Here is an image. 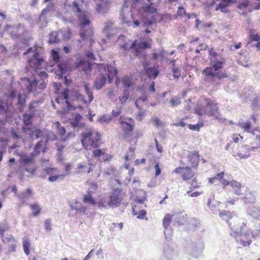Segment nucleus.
<instances>
[{
    "instance_id": "obj_1",
    "label": "nucleus",
    "mask_w": 260,
    "mask_h": 260,
    "mask_svg": "<svg viewBox=\"0 0 260 260\" xmlns=\"http://www.w3.org/2000/svg\"><path fill=\"white\" fill-rule=\"evenodd\" d=\"M156 12V9L151 5L142 3L141 0H136L133 2L130 9V15L135 26L141 25L147 27L153 24V21L146 18L147 13L152 14Z\"/></svg>"
},
{
    "instance_id": "obj_2",
    "label": "nucleus",
    "mask_w": 260,
    "mask_h": 260,
    "mask_svg": "<svg viewBox=\"0 0 260 260\" xmlns=\"http://www.w3.org/2000/svg\"><path fill=\"white\" fill-rule=\"evenodd\" d=\"M225 62V59L220 60L219 61L211 62V66L206 67L202 71L204 76L203 79L207 83L216 82L217 80H220L228 77V75L225 72L219 70L223 68V65Z\"/></svg>"
},
{
    "instance_id": "obj_3",
    "label": "nucleus",
    "mask_w": 260,
    "mask_h": 260,
    "mask_svg": "<svg viewBox=\"0 0 260 260\" xmlns=\"http://www.w3.org/2000/svg\"><path fill=\"white\" fill-rule=\"evenodd\" d=\"M206 102L205 105H199L196 107V113L200 116L208 115L218 119L219 114L216 103L209 99H206Z\"/></svg>"
},
{
    "instance_id": "obj_4",
    "label": "nucleus",
    "mask_w": 260,
    "mask_h": 260,
    "mask_svg": "<svg viewBox=\"0 0 260 260\" xmlns=\"http://www.w3.org/2000/svg\"><path fill=\"white\" fill-rule=\"evenodd\" d=\"M81 135L82 137L81 143L85 149H87L88 146H91L93 148H98L100 146V141L101 138L100 134L99 132H96L95 137L93 139L91 138L93 136V133L91 131L82 133Z\"/></svg>"
},
{
    "instance_id": "obj_5",
    "label": "nucleus",
    "mask_w": 260,
    "mask_h": 260,
    "mask_svg": "<svg viewBox=\"0 0 260 260\" xmlns=\"http://www.w3.org/2000/svg\"><path fill=\"white\" fill-rule=\"evenodd\" d=\"M246 224L247 222L244 219L238 216L234 217L232 220L230 221L229 225L231 229V236L237 239L239 234L242 233V232L244 230L243 227Z\"/></svg>"
},
{
    "instance_id": "obj_6",
    "label": "nucleus",
    "mask_w": 260,
    "mask_h": 260,
    "mask_svg": "<svg viewBox=\"0 0 260 260\" xmlns=\"http://www.w3.org/2000/svg\"><path fill=\"white\" fill-rule=\"evenodd\" d=\"M151 47V43L148 41H143L138 43L137 41H134L130 45V49L133 50V54L134 56H142L145 58L146 54L143 51Z\"/></svg>"
},
{
    "instance_id": "obj_7",
    "label": "nucleus",
    "mask_w": 260,
    "mask_h": 260,
    "mask_svg": "<svg viewBox=\"0 0 260 260\" xmlns=\"http://www.w3.org/2000/svg\"><path fill=\"white\" fill-rule=\"evenodd\" d=\"M27 62L29 67L36 73H37L38 70L43 69L45 66L44 59L40 56L38 52H35L32 57L29 58Z\"/></svg>"
},
{
    "instance_id": "obj_8",
    "label": "nucleus",
    "mask_w": 260,
    "mask_h": 260,
    "mask_svg": "<svg viewBox=\"0 0 260 260\" xmlns=\"http://www.w3.org/2000/svg\"><path fill=\"white\" fill-rule=\"evenodd\" d=\"M253 233L252 230L249 229L243 231L242 233L239 234L238 238L236 239L237 242L244 247L249 246L252 242V234Z\"/></svg>"
},
{
    "instance_id": "obj_9",
    "label": "nucleus",
    "mask_w": 260,
    "mask_h": 260,
    "mask_svg": "<svg viewBox=\"0 0 260 260\" xmlns=\"http://www.w3.org/2000/svg\"><path fill=\"white\" fill-rule=\"evenodd\" d=\"M204 248L203 243L198 240L197 242L191 243L189 248V252L192 256L198 257L202 254Z\"/></svg>"
},
{
    "instance_id": "obj_10",
    "label": "nucleus",
    "mask_w": 260,
    "mask_h": 260,
    "mask_svg": "<svg viewBox=\"0 0 260 260\" xmlns=\"http://www.w3.org/2000/svg\"><path fill=\"white\" fill-rule=\"evenodd\" d=\"M122 200V198L120 197V191L118 189H115L111 193L107 206L113 208H117L120 206Z\"/></svg>"
},
{
    "instance_id": "obj_11",
    "label": "nucleus",
    "mask_w": 260,
    "mask_h": 260,
    "mask_svg": "<svg viewBox=\"0 0 260 260\" xmlns=\"http://www.w3.org/2000/svg\"><path fill=\"white\" fill-rule=\"evenodd\" d=\"M177 253L170 247L168 243H165L163 247V253L161 260H174Z\"/></svg>"
},
{
    "instance_id": "obj_12",
    "label": "nucleus",
    "mask_w": 260,
    "mask_h": 260,
    "mask_svg": "<svg viewBox=\"0 0 260 260\" xmlns=\"http://www.w3.org/2000/svg\"><path fill=\"white\" fill-rule=\"evenodd\" d=\"M128 120L131 121L132 123L122 120H120L119 121L124 137L126 138H128L131 136L134 128V120L132 118H128Z\"/></svg>"
},
{
    "instance_id": "obj_13",
    "label": "nucleus",
    "mask_w": 260,
    "mask_h": 260,
    "mask_svg": "<svg viewBox=\"0 0 260 260\" xmlns=\"http://www.w3.org/2000/svg\"><path fill=\"white\" fill-rule=\"evenodd\" d=\"M95 3V11L98 14H104L108 12L109 0H93Z\"/></svg>"
},
{
    "instance_id": "obj_14",
    "label": "nucleus",
    "mask_w": 260,
    "mask_h": 260,
    "mask_svg": "<svg viewBox=\"0 0 260 260\" xmlns=\"http://www.w3.org/2000/svg\"><path fill=\"white\" fill-rule=\"evenodd\" d=\"M60 95L64 100H65V103L67 105L68 111L72 110L75 111L76 110V107L73 106L71 103V102L72 101L70 99L69 88L67 87L63 89L60 92Z\"/></svg>"
},
{
    "instance_id": "obj_15",
    "label": "nucleus",
    "mask_w": 260,
    "mask_h": 260,
    "mask_svg": "<svg viewBox=\"0 0 260 260\" xmlns=\"http://www.w3.org/2000/svg\"><path fill=\"white\" fill-rule=\"evenodd\" d=\"M69 95L70 99L72 102L81 100L85 104H87V101L85 99L84 96L79 93L77 89L74 88L71 89H69Z\"/></svg>"
},
{
    "instance_id": "obj_16",
    "label": "nucleus",
    "mask_w": 260,
    "mask_h": 260,
    "mask_svg": "<svg viewBox=\"0 0 260 260\" xmlns=\"http://www.w3.org/2000/svg\"><path fill=\"white\" fill-rule=\"evenodd\" d=\"M147 77L150 80H155L158 76L159 73L158 70V66L157 64L154 65L146 71L144 72Z\"/></svg>"
},
{
    "instance_id": "obj_17",
    "label": "nucleus",
    "mask_w": 260,
    "mask_h": 260,
    "mask_svg": "<svg viewBox=\"0 0 260 260\" xmlns=\"http://www.w3.org/2000/svg\"><path fill=\"white\" fill-rule=\"evenodd\" d=\"M243 199L245 204H254L256 200L255 192L250 190L245 191Z\"/></svg>"
},
{
    "instance_id": "obj_18",
    "label": "nucleus",
    "mask_w": 260,
    "mask_h": 260,
    "mask_svg": "<svg viewBox=\"0 0 260 260\" xmlns=\"http://www.w3.org/2000/svg\"><path fill=\"white\" fill-rule=\"evenodd\" d=\"M174 219L175 222L179 225L185 224L187 220V215L185 212H177L173 215Z\"/></svg>"
},
{
    "instance_id": "obj_19",
    "label": "nucleus",
    "mask_w": 260,
    "mask_h": 260,
    "mask_svg": "<svg viewBox=\"0 0 260 260\" xmlns=\"http://www.w3.org/2000/svg\"><path fill=\"white\" fill-rule=\"evenodd\" d=\"M131 40L127 39L124 36L121 35H120L117 39V42L119 46L122 48L124 50H128L130 48L129 43Z\"/></svg>"
},
{
    "instance_id": "obj_20",
    "label": "nucleus",
    "mask_w": 260,
    "mask_h": 260,
    "mask_svg": "<svg viewBox=\"0 0 260 260\" xmlns=\"http://www.w3.org/2000/svg\"><path fill=\"white\" fill-rule=\"evenodd\" d=\"M107 80L106 77L104 74H101L100 77L95 78L94 82V87L96 90H100L105 86Z\"/></svg>"
},
{
    "instance_id": "obj_21",
    "label": "nucleus",
    "mask_w": 260,
    "mask_h": 260,
    "mask_svg": "<svg viewBox=\"0 0 260 260\" xmlns=\"http://www.w3.org/2000/svg\"><path fill=\"white\" fill-rule=\"evenodd\" d=\"M188 159L193 168H196L198 166L199 155L197 152L190 153L188 155Z\"/></svg>"
},
{
    "instance_id": "obj_22",
    "label": "nucleus",
    "mask_w": 260,
    "mask_h": 260,
    "mask_svg": "<svg viewBox=\"0 0 260 260\" xmlns=\"http://www.w3.org/2000/svg\"><path fill=\"white\" fill-rule=\"evenodd\" d=\"M219 216L223 219L225 220L230 225V222L234 217H238L233 213L230 211H223L219 213Z\"/></svg>"
},
{
    "instance_id": "obj_23",
    "label": "nucleus",
    "mask_w": 260,
    "mask_h": 260,
    "mask_svg": "<svg viewBox=\"0 0 260 260\" xmlns=\"http://www.w3.org/2000/svg\"><path fill=\"white\" fill-rule=\"evenodd\" d=\"M250 151V148H248L247 146H242L239 150V152L238 153V156L240 158H247L250 156V153L248 152Z\"/></svg>"
},
{
    "instance_id": "obj_24",
    "label": "nucleus",
    "mask_w": 260,
    "mask_h": 260,
    "mask_svg": "<svg viewBox=\"0 0 260 260\" xmlns=\"http://www.w3.org/2000/svg\"><path fill=\"white\" fill-rule=\"evenodd\" d=\"M231 185L235 194L239 196L243 193L241 189V184L240 182L236 180H233L231 182Z\"/></svg>"
},
{
    "instance_id": "obj_25",
    "label": "nucleus",
    "mask_w": 260,
    "mask_h": 260,
    "mask_svg": "<svg viewBox=\"0 0 260 260\" xmlns=\"http://www.w3.org/2000/svg\"><path fill=\"white\" fill-rule=\"evenodd\" d=\"M60 31H52L50 33L49 35V40L48 43L50 44H53L55 43H57L60 41V39L58 38L59 33Z\"/></svg>"
},
{
    "instance_id": "obj_26",
    "label": "nucleus",
    "mask_w": 260,
    "mask_h": 260,
    "mask_svg": "<svg viewBox=\"0 0 260 260\" xmlns=\"http://www.w3.org/2000/svg\"><path fill=\"white\" fill-rule=\"evenodd\" d=\"M56 64L58 68L57 75L59 78H63V75L67 71V64L65 62H59Z\"/></svg>"
},
{
    "instance_id": "obj_27",
    "label": "nucleus",
    "mask_w": 260,
    "mask_h": 260,
    "mask_svg": "<svg viewBox=\"0 0 260 260\" xmlns=\"http://www.w3.org/2000/svg\"><path fill=\"white\" fill-rule=\"evenodd\" d=\"M82 118L83 117L82 115H80L79 113H77L75 115V117L70 122L72 127L74 128L77 127H81L82 125L81 123H80V122Z\"/></svg>"
},
{
    "instance_id": "obj_28",
    "label": "nucleus",
    "mask_w": 260,
    "mask_h": 260,
    "mask_svg": "<svg viewBox=\"0 0 260 260\" xmlns=\"http://www.w3.org/2000/svg\"><path fill=\"white\" fill-rule=\"evenodd\" d=\"M172 219L169 214H167L165 215L163 219V226L165 229L164 234L166 239H168L167 230L169 227Z\"/></svg>"
},
{
    "instance_id": "obj_29",
    "label": "nucleus",
    "mask_w": 260,
    "mask_h": 260,
    "mask_svg": "<svg viewBox=\"0 0 260 260\" xmlns=\"http://www.w3.org/2000/svg\"><path fill=\"white\" fill-rule=\"evenodd\" d=\"M28 82V85L26 86L27 90L29 92H31L36 89L37 85L39 81L35 79L32 80H30L28 78H26Z\"/></svg>"
},
{
    "instance_id": "obj_30",
    "label": "nucleus",
    "mask_w": 260,
    "mask_h": 260,
    "mask_svg": "<svg viewBox=\"0 0 260 260\" xmlns=\"http://www.w3.org/2000/svg\"><path fill=\"white\" fill-rule=\"evenodd\" d=\"M127 8L128 6L127 5L126 2H125L123 5V8L120 11V17L123 23H127L128 25H129L131 23V22L126 20V16H125V12H127L128 14L129 13V11L127 10Z\"/></svg>"
},
{
    "instance_id": "obj_31",
    "label": "nucleus",
    "mask_w": 260,
    "mask_h": 260,
    "mask_svg": "<svg viewBox=\"0 0 260 260\" xmlns=\"http://www.w3.org/2000/svg\"><path fill=\"white\" fill-rule=\"evenodd\" d=\"M259 208V207L254 206H250L247 208V212L249 215L253 218H258V212Z\"/></svg>"
},
{
    "instance_id": "obj_32",
    "label": "nucleus",
    "mask_w": 260,
    "mask_h": 260,
    "mask_svg": "<svg viewBox=\"0 0 260 260\" xmlns=\"http://www.w3.org/2000/svg\"><path fill=\"white\" fill-rule=\"evenodd\" d=\"M78 64L80 66L83 67L84 71H91L92 69V63L89 61H87L85 59H80L79 61Z\"/></svg>"
},
{
    "instance_id": "obj_33",
    "label": "nucleus",
    "mask_w": 260,
    "mask_h": 260,
    "mask_svg": "<svg viewBox=\"0 0 260 260\" xmlns=\"http://www.w3.org/2000/svg\"><path fill=\"white\" fill-rule=\"evenodd\" d=\"M34 117V114H27L24 113L23 114V122L24 126H30L32 124L31 119Z\"/></svg>"
},
{
    "instance_id": "obj_34",
    "label": "nucleus",
    "mask_w": 260,
    "mask_h": 260,
    "mask_svg": "<svg viewBox=\"0 0 260 260\" xmlns=\"http://www.w3.org/2000/svg\"><path fill=\"white\" fill-rule=\"evenodd\" d=\"M78 18L80 21L81 26L82 27L88 25L90 22L89 18L87 17L85 13L80 15Z\"/></svg>"
},
{
    "instance_id": "obj_35",
    "label": "nucleus",
    "mask_w": 260,
    "mask_h": 260,
    "mask_svg": "<svg viewBox=\"0 0 260 260\" xmlns=\"http://www.w3.org/2000/svg\"><path fill=\"white\" fill-rule=\"evenodd\" d=\"M30 247V242L27 238H23V248L24 252L26 255L29 254V248Z\"/></svg>"
},
{
    "instance_id": "obj_36",
    "label": "nucleus",
    "mask_w": 260,
    "mask_h": 260,
    "mask_svg": "<svg viewBox=\"0 0 260 260\" xmlns=\"http://www.w3.org/2000/svg\"><path fill=\"white\" fill-rule=\"evenodd\" d=\"M83 202L85 204H88L92 206H95L96 205L95 200L90 194H84L83 196Z\"/></svg>"
},
{
    "instance_id": "obj_37",
    "label": "nucleus",
    "mask_w": 260,
    "mask_h": 260,
    "mask_svg": "<svg viewBox=\"0 0 260 260\" xmlns=\"http://www.w3.org/2000/svg\"><path fill=\"white\" fill-rule=\"evenodd\" d=\"M184 169L185 172L183 174V180H187L193 177L194 173L191 170L189 167H185Z\"/></svg>"
},
{
    "instance_id": "obj_38",
    "label": "nucleus",
    "mask_w": 260,
    "mask_h": 260,
    "mask_svg": "<svg viewBox=\"0 0 260 260\" xmlns=\"http://www.w3.org/2000/svg\"><path fill=\"white\" fill-rule=\"evenodd\" d=\"M129 90L124 89L123 91V94L122 96H120L119 97V100L120 101V104L122 105H125L126 101L128 100L129 98Z\"/></svg>"
},
{
    "instance_id": "obj_39",
    "label": "nucleus",
    "mask_w": 260,
    "mask_h": 260,
    "mask_svg": "<svg viewBox=\"0 0 260 260\" xmlns=\"http://www.w3.org/2000/svg\"><path fill=\"white\" fill-rule=\"evenodd\" d=\"M51 55L52 58L55 63H57L60 62V56L57 50L52 49L51 51Z\"/></svg>"
},
{
    "instance_id": "obj_40",
    "label": "nucleus",
    "mask_w": 260,
    "mask_h": 260,
    "mask_svg": "<svg viewBox=\"0 0 260 260\" xmlns=\"http://www.w3.org/2000/svg\"><path fill=\"white\" fill-rule=\"evenodd\" d=\"M43 141H39L35 146L34 151L32 152V155L36 156L40 153V149L43 146Z\"/></svg>"
},
{
    "instance_id": "obj_41",
    "label": "nucleus",
    "mask_w": 260,
    "mask_h": 260,
    "mask_svg": "<svg viewBox=\"0 0 260 260\" xmlns=\"http://www.w3.org/2000/svg\"><path fill=\"white\" fill-rule=\"evenodd\" d=\"M122 83L124 89L129 90L128 88L132 86V82L128 76L124 77L122 81Z\"/></svg>"
},
{
    "instance_id": "obj_42",
    "label": "nucleus",
    "mask_w": 260,
    "mask_h": 260,
    "mask_svg": "<svg viewBox=\"0 0 260 260\" xmlns=\"http://www.w3.org/2000/svg\"><path fill=\"white\" fill-rule=\"evenodd\" d=\"M105 70H107V75H111V76H115L118 73L117 69L109 64H107Z\"/></svg>"
},
{
    "instance_id": "obj_43",
    "label": "nucleus",
    "mask_w": 260,
    "mask_h": 260,
    "mask_svg": "<svg viewBox=\"0 0 260 260\" xmlns=\"http://www.w3.org/2000/svg\"><path fill=\"white\" fill-rule=\"evenodd\" d=\"M73 5L74 11L77 13V15L78 16V17L85 13L82 11L81 9L80 8L79 5L77 2L74 1L73 3Z\"/></svg>"
},
{
    "instance_id": "obj_44",
    "label": "nucleus",
    "mask_w": 260,
    "mask_h": 260,
    "mask_svg": "<svg viewBox=\"0 0 260 260\" xmlns=\"http://www.w3.org/2000/svg\"><path fill=\"white\" fill-rule=\"evenodd\" d=\"M31 210L33 211L34 216H37L40 212L41 208L38 204H33L30 205Z\"/></svg>"
},
{
    "instance_id": "obj_45",
    "label": "nucleus",
    "mask_w": 260,
    "mask_h": 260,
    "mask_svg": "<svg viewBox=\"0 0 260 260\" xmlns=\"http://www.w3.org/2000/svg\"><path fill=\"white\" fill-rule=\"evenodd\" d=\"M224 173L223 172H221L219 173L216 174V175L212 178H209V182L211 184H212L215 182L216 180H218L221 181L223 177Z\"/></svg>"
},
{
    "instance_id": "obj_46",
    "label": "nucleus",
    "mask_w": 260,
    "mask_h": 260,
    "mask_svg": "<svg viewBox=\"0 0 260 260\" xmlns=\"http://www.w3.org/2000/svg\"><path fill=\"white\" fill-rule=\"evenodd\" d=\"M224 173L223 172H221L219 173L216 174V175L212 178H209V182L211 184H212L215 182L216 180H218L221 181L223 177Z\"/></svg>"
},
{
    "instance_id": "obj_47",
    "label": "nucleus",
    "mask_w": 260,
    "mask_h": 260,
    "mask_svg": "<svg viewBox=\"0 0 260 260\" xmlns=\"http://www.w3.org/2000/svg\"><path fill=\"white\" fill-rule=\"evenodd\" d=\"M239 125L241 127L244 128V130L247 132H249L251 127V124L250 122H239Z\"/></svg>"
},
{
    "instance_id": "obj_48",
    "label": "nucleus",
    "mask_w": 260,
    "mask_h": 260,
    "mask_svg": "<svg viewBox=\"0 0 260 260\" xmlns=\"http://www.w3.org/2000/svg\"><path fill=\"white\" fill-rule=\"evenodd\" d=\"M84 89L85 90L86 93L88 96L89 98V102L90 103L93 99V93L90 91L89 87L88 85L85 84L84 86Z\"/></svg>"
},
{
    "instance_id": "obj_49",
    "label": "nucleus",
    "mask_w": 260,
    "mask_h": 260,
    "mask_svg": "<svg viewBox=\"0 0 260 260\" xmlns=\"http://www.w3.org/2000/svg\"><path fill=\"white\" fill-rule=\"evenodd\" d=\"M170 103L172 107H174L180 104L181 100L179 98L175 96V97H173V98L171 99V100L170 101Z\"/></svg>"
},
{
    "instance_id": "obj_50",
    "label": "nucleus",
    "mask_w": 260,
    "mask_h": 260,
    "mask_svg": "<svg viewBox=\"0 0 260 260\" xmlns=\"http://www.w3.org/2000/svg\"><path fill=\"white\" fill-rule=\"evenodd\" d=\"M17 104L18 106L21 107H24L25 105L26 100L25 99L21 94H19L17 96Z\"/></svg>"
},
{
    "instance_id": "obj_51",
    "label": "nucleus",
    "mask_w": 260,
    "mask_h": 260,
    "mask_svg": "<svg viewBox=\"0 0 260 260\" xmlns=\"http://www.w3.org/2000/svg\"><path fill=\"white\" fill-rule=\"evenodd\" d=\"M249 37L251 40L252 41H260V36L258 34H255L253 31H250Z\"/></svg>"
},
{
    "instance_id": "obj_52",
    "label": "nucleus",
    "mask_w": 260,
    "mask_h": 260,
    "mask_svg": "<svg viewBox=\"0 0 260 260\" xmlns=\"http://www.w3.org/2000/svg\"><path fill=\"white\" fill-rule=\"evenodd\" d=\"M159 57H164L163 50H159L158 53L154 52L152 54V58L153 60H157Z\"/></svg>"
},
{
    "instance_id": "obj_53",
    "label": "nucleus",
    "mask_w": 260,
    "mask_h": 260,
    "mask_svg": "<svg viewBox=\"0 0 260 260\" xmlns=\"http://www.w3.org/2000/svg\"><path fill=\"white\" fill-rule=\"evenodd\" d=\"M151 120L156 127H160L164 125V123L156 117H152Z\"/></svg>"
},
{
    "instance_id": "obj_54",
    "label": "nucleus",
    "mask_w": 260,
    "mask_h": 260,
    "mask_svg": "<svg viewBox=\"0 0 260 260\" xmlns=\"http://www.w3.org/2000/svg\"><path fill=\"white\" fill-rule=\"evenodd\" d=\"M238 63L239 64L245 67H248L249 66L248 60H246L244 56L240 57V58L238 60Z\"/></svg>"
},
{
    "instance_id": "obj_55",
    "label": "nucleus",
    "mask_w": 260,
    "mask_h": 260,
    "mask_svg": "<svg viewBox=\"0 0 260 260\" xmlns=\"http://www.w3.org/2000/svg\"><path fill=\"white\" fill-rule=\"evenodd\" d=\"M113 27V23L112 22H108L105 24L104 31L105 34L110 33V30L112 29Z\"/></svg>"
},
{
    "instance_id": "obj_56",
    "label": "nucleus",
    "mask_w": 260,
    "mask_h": 260,
    "mask_svg": "<svg viewBox=\"0 0 260 260\" xmlns=\"http://www.w3.org/2000/svg\"><path fill=\"white\" fill-rule=\"evenodd\" d=\"M173 76L178 79L181 75L180 70L177 68L173 67L172 68Z\"/></svg>"
},
{
    "instance_id": "obj_57",
    "label": "nucleus",
    "mask_w": 260,
    "mask_h": 260,
    "mask_svg": "<svg viewBox=\"0 0 260 260\" xmlns=\"http://www.w3.org/2000/svg\"><path fill=\"white\" fill-rule=\"evenodd\" d=\"M51 221V220L50 218L47 219L45 221L44 228L47 231H50L52 230Z\"/></svg>"
},
{
    "instance_id": "obj_58",
    "label": "nucleus",
    "mask_w": 260,
    "mask_h": 260,
    "mask_svg": "<svg viewBox=\"0 0 260 260\" xmlns=\"http://www.w3.org/2000/svg\"><path fill=\"white\" fill-rule=\"evenodd\" d=\"M9 228L7 224L0 223V235H3L4 233L9 230Z\"/></svg>"
},
{
    "instance_id": "obj_59",
    "label": "nucleus",
    "mask_w": 260,
    "mask_h": 260,
    "mask_svg": "<svg viewBox=\"0 0 260 260\" xmlns=\"http://www.w3.org/2000/svg\"><path fill=\"white\" fill-rule=\"evenodd\" d=\"M112 119V117L109 115H103L100 119V121L101 122H109Z\"/></svg>"
},
{
    "instance_id": "obj_60",
    "label": "nucleus",
    "mask_w": 260,
    "mask_h": 260,
    "mask_svg": "<svg viewBox=\"0 0 260 260\" xmlns=\"http://www.w3.org/2000/svg\"><path fill=\"white\" fill-rule=\"evenodd\" d=\"M144 58V61L142 62V66L144 69V72L146 71L147 70L151 68V67L150 66L149 63L148 61L147 60L146 56H145V58Z\"/></svg>"
},
{
    "instance_id": "obj_61",
    "label": "nucleus",
    "mask_w": 260,
    "mask_h": 260,
    "mask_svg": "<svg viewBox=\"0 0 260 260\" xmlns=\"http://www.w3.org/2000/svg\"><path fill=\"white\" fill-rule=\"evenodd\" d=\"M104 152L101 149H98L93 150V153L95 157H99L104 154Z\"/></svg>"
},
{
    "instance_id": "obj_62",
    "label": "nucleus",
    "mask_w": 260,
    "mask_h": 260,
    "mask_svg": "<svg viewBox=\"0 0 260 260\" xmlns=\"http://www.w3.org/2000/svg\"><path fill=\"white\" fill-rule=\"evenodd\" d=\"M253 233L252 234V238H260V225L256 229L254 232H253Z\"/></svg>"
},
{
    "instance_id": "obj_63",
    "label": "nucleus",
    "mask_w": 260,
    "mask_h": 260,
    "mask_svg": "<svg viewBox=\"0 0 260 260\" xmlns=\"http://www.w3.org/2000/svg\"><path fill=\"white\" fill-rule=\"evenodd\" d=\"M56 168H50V167H47L44 169V171L45 172V173L49 175L50 176H52V175L53 174L54 171H56Z\"/></svg>"
},
{
    "instance_id": "obj_64",
    "label": "nucleus",
    "mask_w": 260,
    "mask_h": 260,
    "mask_svg": "<svg viewBox=\"0 0 260 260\" xmlns=\"http://www.w3.org/2000/svg\"><path fill=\"white\" fill-rule=\"evenodd\" d=\"M200 125L199 124H189L188 126V128L192 131H199L200 127Z\"/></svg>"
}]
</instances>
